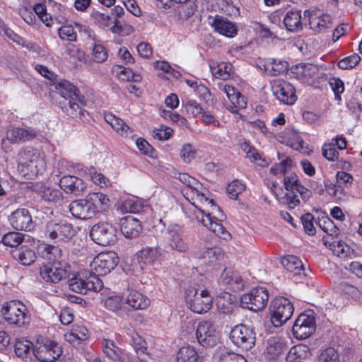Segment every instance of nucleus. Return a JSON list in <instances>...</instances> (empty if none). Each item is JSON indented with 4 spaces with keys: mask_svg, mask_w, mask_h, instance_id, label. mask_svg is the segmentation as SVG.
<instances>
[{
    "mask_svg": "<svg viewBox=\"0 0 362 362\" xmlns=\"http://www.w3.org/2000/svg\"><path fill=\"white\" fill-rule=\"evenodd\" d=\"M119 262L113 251L101 252L90 264V272H84L69 281V286L74 292L86 294L88 291H99L103 286L99 276L109 274Z\"/></svg>",
    "mask_w": 362,
    "mask_h": 362,
    "instance_id": "nucleus-1",
    "label": "nucleus"
},
{
    "mask_svg": "<svg viewBox=\"0 0 362 362\" xmlns=\"http://www.w3.org/2000/svg\"><path fill=\"white\" fill-rule=\"evenodd\" d=\"M109 206L110 199L106 194L93 192L83 199L72 201L69 210L76 218L86 220L105 211Z\"/></svg>",
    "mask_w": 362,
    "mask_h": 362,
    "instance_id": "nucleus-2",
    "label": "nucleus"
},
{
    "mask_svg": "<svg viewBox=\"0 0 362 362\" xmlns=\"http://www.w3.org/2000/svg\"><path fill=\"white\" fill-rule=\"evenodd\" d=\"M53 86L56 91L67 101V105H64L66 114L71 117L85 118L88 115V112L83 109L86 100L81 95L77 87L64 79L54 81Z\"/></svg>",
    "mask_w": 362,
    "mask_h": 362,
    "instance_id": "nucleus-3",
    "label": "nucleus"
},
{
    "mask_svg": "<svg viewBox=\"0 0 362 362\" xmlns=\"http://www.w3.org/2000/svg\"><path fill=\"white\" fill-rule=\"evenodd\" d=\"M17 161L18 172L28 178L43 173L46 168L44 158L32 147L22 148L18 153Z\"/></svg>",
    "mask_w": 362,
    "mask_h": 362,
    "instance_id": "nucleus-4",
    "label": "nucleus"
},
{
    "mask_svg": "<svg viewBox=\"0 0 362 362\" xmlns=\"http://www.w3.org/2000/svg\"><path fill=\"white\" fill-rule=\"evenodd\" d=\"M1 314L8 325L23 327L30 322V315L26 306L19 300H13L5 303Z\"/></svg>",
    "mask_w": 362,
    "mask_h": 362,
    "instance_id": "nucleus-5",
    "label": "nucleus"
},
{
    "mask_svg": "<svg viewBox=\"0 0 362 362\" xmlns=\"http://www.w3.org/2000/svg\"><path fill=\"white\" fill-rule=\"evenodd\" d=\"M185 302L192 312L202 314L211 309L213 298L207 290L199 291L197 288L190 286L185 291Z\"/></svg>",
    "mask_w": 362,
    "mask_h": 362,
    "instance_id": "nucleus-6",
    "label": "nucleus"
},
{
    "mask_svg": "<svg viewBox=\"0 0 362 362\" xmlns=\"http://www.w3.org/2000/svg\"><path fill=\"white\" fill-rule=\"evenodd\" d=\"M292 168L293 160L291 158L287 157L285 160L281 161L278 164L274 165L270 168V172L273 175H276L280 173L284 175V185L285 189L290 192V193H286L281 199L282 202L288 204L291 209L293 208L292 204H294V180L293 176H288L286 174L292 169Z\"/></svg>",
    "mask_w": 362,
    "mask_h": 362,
    "instance_id": "nucleus-7",
    "label": "nucleus"
},
{
    "mask_svg": "<svg viewBox=\"0 0 362 362\" xmlns=\"http://www.w3.org/2000/svg\"><path fill=\"white\" fill-rule=\"evenodd\" d=\"M44 233L45 237L58 243L70 240L75 235L76 230L73 226L66 221L51 220L47 222Z\"/></svg>",
    "mask_w": 362,
    "mask_h": 362,
    "instance_id": "nucleus-8",
    "label": "nucleus"
},
{
    "mask_svg": "<svg viewBox=\"0 0 362 362\" xmlns=\"http://www.w3.org/2000/svg\"><path fill=\"white\" fill-rule=\"evenodd\" d=\"M117 230L108 222H100L92 226L90 231L91 239L98 245L107 246L117 242Z\"/></svg>",
    "mask_w": 362,
    "mask_h": 362,
    "instance_id": "nucleus-9",
    "label": "nucleus"
},
{
    "mask_svg": "<svg viewBox=\"0 0 362 362\" xmlns=\"http://www.w3.org/2000/svg\"><path fill=\"white\" fill-rule=\"evenodd\" d=\"M269 300V292L264 287L252 288L247 293L240 298V303L243 308L252 311L262 310Z\"/></svg>",
    "mask_w": 362,
    "mask_h": 362,
    "instance_id": "nucleus-10",
    "label": "nucleus"
},
{
    "mask_svg": "<svg viewBox=\"0 0 362 362\" xmlns=\"http://www.w3.org/2000/svg\"><path fill=\"white\" fill-rule=\"evenodd\" d=\"M62 354L61 346L54 341L46 339L45 341H37L33 346V354L41 362H53Z\"/></svg>",
    "mask_w": 362,
    "mask_h": 362,
    "instance_id": "nucleus-11",
    "label": "nucleus"
},
{
    "mask_svg": "<svg viewBox=\"0 0 362 362\" xmlns=\"http://www.w3.org/2000/svg\"><path fill=\"white\" fill-rule=\"evenodd\" d=\"M229 337L235 346L244 350H249L255 345L256 334L253 329L240 324L232 329Z\"/></svg>",
    "mask_w": 362,
    "mask_h": 362,
    "instance_id": "nucleus-12",
    "label": "nucleus"
},
{
    "mask_svg": "<svg viewBox=\"0 0 362 362\" xmlns=\"http://www.w3.org/2000/svg\"><path fill=\"white\" fill-rule=\"evenodd\" d=\"M271 311L274 326L281 325L289 320L294 311L292 303L284 297L276 298L272 302Z\"/></svg>",
    "mask_w": 362,
    "mask_h": 362,
    "instance_id": "nucleus-13",
    "label": "nucleus"
},
{
    "mask_svg": "<svg viewBox=\"0 0 362 362\" xmlns=\"http://www.w3.org/2000/svg\"><path fill=\"white\" fill-rule=\"evenodd\" d=\"M69 269L66 263L55 262L43 265L40 269V274L45 282L57 284L66 277Z\"/></svg>",
    "mask_w": 362,
    "mask_h": 362,
    "instance_id": "nucleus-14",
    "label": "nucleus"
},
{
    "mask_svg": "<svg viewBox=\"0 0 362 362\" xmlns=\"http://www.w3.org/2000/svg\"><path fill=\"white\" fill-rule=\"evenodd\" d=\"M198 342L204 347H214L218 341V334L214 325L208 321L198 324L196 330Z\"/></svg>",
    "mask_w": 362,
    "mask_h": 362,
    "instance_id": "nucleus-15",
    "label": "nucleus"
},
{
    "mask_svg": "<svg viewBox=\"0 0 362 362\" xmlns=\"http://www.w3.org/2000/svg\"><path fill=\"white\" fill-rule=\"evenodd\" d=\"M178 179L182 183L186 185V194H188L189 191H190L194 195H196L197 199L202 203L207 202L211 205V207H213L214 209H216L220 211V208L215 204L214 200L213 199H209L204 193L200 192L199 187H202V184L198 180L191 177L187 173H179Z\"/></svg>",
    "mask_w": 362,
    "mask_h": 362,
    "instance_id": "nucleus-16",
    "label": "nucleus"
},
{
    "mask_svg": "<svg viewBox=\"0 0 362 362\" xmlns=\"http://www.w3.org/2000/svg\"><path fill=\"white\" fill-rule=\"evenodd\" d=\"M195 218L217 236L226 239L229 235L225 227L220 222L221 220L217 217L212 216L211 212L205 214L203 210L199 209V212L195 215Z\"/></svg>",
    "mask_w": 362,
    "mask_h": 362,
    "instance_id": "nucleus-17",
    "label": "nucleus"
},
{
    "mask_svg": "<svg viewBox=\"0 0 362 362\" xmlns=\"http://www.w3.org/2000/svg\"><path fill=\"white\" fill-rule=\"evenodd\" d=\"M165 234V239L172 250L180 253H185L189 250L188 245L183 239L180 226L177 224L168 226Z\"/></svg>",
    "mask_w": 362,
    "mask_h": 362,
    "instance_id": "nucleus-18",
    "label": "nucleus"
},
{
    "mask_svg": "<svg viewBox=\"0 0 362 362\" xmlns=\"http://www.w3.org/2000/svg\"><path fill=\"white\" fill-rule=\"evenodd\" d=\"M8 219L12 227L18 230L30 231L35 228V222L27 209H16L10 215Z\"/></svg>",
    "mask_w": 362,
    "mask_h": 362,
    "instance_id": "nucleus-19",
    "label": "nucleus"
},
{
    "mask_svg": "<svg viewBox=\"0 0 362 362\" xmlns=\"http://www.w3.org/2000/svg\"><path fill=\"white\" fill-rule=\"evenodd\" d=\"M38 131L30 127H11L6 132V138L11 144H20L35 139Z\"/></svg>",
    "mask_w": 362,
    "mask_h": 362,
    "instance_id": "nucleus-20",
    "label": "nucleus"
},
{
    "mask_svg": "<svg viewBox=\"0 0 362 362\" xmlns=\"http://www.w3.org/2000/svg\"><path fill=\"white\" fill-rule=\"evenodd\" d=\"M296 339H307L314 332V318L309 315L300 313L296 319Z\"/></svg>",
    "mask_w": 362,
    "mask_h": 362,
    "instance_id": "nucleus-21",
    "label": "nucleus"
},
{
    "mask_svg": "<svg viewBox=\"0 0 362 362\" xmlns=\"http://www.w3.org/2000/svg\"><path fill=\"white\" fill-rule=\"evenodd\" d=\"M304 18L309 19L310 28L313 30L322 31L332 27V18L328 14L322 13L320 10L309 11H305L303 13Z\"/></svg>",
    "mask_w": 362,
    "mask_h": 362,
    "instance_id": "nucleus-22",
    "label": "nucleus"
},
{
    "mask_svg": "<svg viewBox=\"0 0 362 362\" xmlns=\"http://www.w3.org/2000/svg\"><path fill=\"white\" fill-rule=\"evenodd\" d=\"M59 186L66 193L79 195L86 188L83 180L73 175L63 176L59 180Z\"/></svg>",
    "mask_w": 362,
    "mask_h": 362,
    "instance_id": "nucleus-23",
    "label": "nucleus"
},
{
    "mask_svg": "<svg viewBox=\"0 0 362 362\" xmlns=\"http://www.w3.org/2000/svg\"><path fill=\"white\" fill-rule=\"evenodd\" d=\"M120 230L125 238L132 239L138 237L142 230L140 221L132 216L120 219Z\"/></svg>",
    "mask_w": 362,
    "mask_h": 362,
    "instance_id": "nucleus-24",
    "label": "nucleus"
},
{
    "mask_svg": "<svg viewBox=\"0 0 362 362\" xmlns=\"http://www.w3.org/2000/svg\"><path fill=\"white\" fill-rule=\"evenodd\" d=\"M162 256V250L158 246L144 247L136 253L140 264L153 265L158 262Z\"/></svg>",
    "mask_w": 362,
    "mask_h": 362,
    "instance_id": "nucleus-25",
    "label": "nucleus"
},
{
    "mask_svg": "<svg viewBox=\"0 0 362 362\" xmlns=\"http://www.w3.org/2000/svg\"><path fill=\"white\" fill-rule=\"evenodd\" d=\"M219 282L228 286L233 291L240 290L244 286L242 277L236 272L228 269H225L221 273Z\"/></svg>",
    "mask_w": 362,
    "mask_h": 362,
    "instance_id": "nucleus-26",
    "label": "nucleus"
},
{
    "mask_svg": "<svg viewBox=\"0 0 362 362\" xmlns=\"http://www.w3.org/2000/svg\"><path fill=\"white\" fill-rule=\"evenodd\" d=\"M211 26L216 32L228 37H233L237 33L235 25L227 18L219 16L214 18Z\"/></svg>",
    "mask_w": 362,
    "mask_h": 362,
    "instance_id": "nucleus-27",
    "label": "nucleus"
},
{
    "mask_svg": "<svg viewBox=\"0 0 362 362\" xmlns=\"http://www.w3.org/2000/svg\"><path fill=\"white\" fill-rule=\"evenodd\" d=\"M104 354L114 362H123V351L118 347L115 341L108 339H103L101 342Z\"/></svg>",
    "mask_w": 362,
    "mask_h": 362,
    "instance_id": "nucleus-28",
    "label": "nucleus"
},
{
    "mask_svg": "<svg viewBox=\"0 0 362 362\" xmlns=\"http://www.w3.org/2000/svg\"><path fill=\"white\" fill-rule=\"evenodd\" d=\"M37 252L42 258L49 261L50 263L62 262V250L57 246L41 244L37 247Z\"/></svg>",
    "mask_w": 362,
    "mask_h": 362,
    "instance_id": "nucleus-29",
    "label": "nucleus"
},
{
    "mask_svg": "<svg viewBox=\"0 0 362 362\" xmlns=\"http://www.w3.org/2000/svg\"><path fill=\"white\" fill-rule=\"evenodd\" d=\"M318 69L312 64L300 63L296 64V78L303 83H309L317 74Z\"/></svg>",
    "mask_w": 362,
    "mask_h": 362,
    "instance_id": "nucleus-30",
    "label": "nucleus"
},
{
    "mask_svg": "<svg viewBox=\"0 0 362 362\" xmlns=\"http://www.w3.org/2000/svg\"><path fill=\"white\" fill-rule=\"evenodd\" d=\"M12 255L15 259L25 266L32 264L36 259L35 251L28 246H22L16 249L13 252Z\"/></svg>",
    "mask_w": 362,
    "mask_h": 362,
    "instance_id": "nucleus-31",
    "label": "nucleus"
},
{
    "mask_svg": "<svg viewBox=\"0 0 362 362\" xmlns=\"http://www.w3.org/2000/svg\"><path fill=\"white\" fill-rule=\"evenodd\" d=\"M149 300L136 291H131L126 300L125 305L128 304L134 309H145L149 305Z\"/></svg>",
    "mask_w": 362,
    "mask_h": 362,
    "instance_id": "nucleus-32",
    "label": "nucleus"
},
{
    "mask_svg": "<svg viewBox=\"0 0 362 362\" xmlns=\"http://www.w3.org/2000/svg\"><path fill=\"white\" fill-rule=\"evenodd\" d=\"M195 349L189 345L182 346L177 353L176 362H201Z\"/></svg>",
    "mask_w": 362,
    "mask_h": 362,
    "instance_id": "nucleus-33",
    "label": "nucleus"
},
{
    "mask_svg": "<svg viewBox=\"0 0 362 362\" xmlns=\"http://www.w3.org/2000/svg\"><path fill=\"white\" fill-rule=\"evenodd\" d=\"M125 301L119 296H110L105 301V307L119 315L125 313Z\"/></svg>",
    "mask_w": 362,
    "mask_h": 362,
    "instance_id": "nucleus-34",
    "label": "nucleus"
},
{
    "mask_svg": "<svg viewBox=\"0 0 362 362\" xmlns=\"http://www.w3.org/2000/svg\"><path fill=\"white\" fill-rule=\"evenodd\" d=\"M265 66V71L272 76H276L288 70V63L281 59H272V62Z\"/></svg>",
    "mask_w": 362,
    "mask_h": 362,
    "instance_id": "nucleus-35",
    "label": "nucleus"
},
{
    "mask_svg": "<svg viewBox=\"0 0 362 362\" xmlns=\"http://www.w3.org/2000/svg\"><path fill=\"white\" fill-rule=\"evenodd\" d=\"M127 334L130 337V343L137 354H144L147 350L146 342L134 329H129Z\"/></svg>",
    "mask_w": 362,
    "mask_h": 362,
    "instance_id": "nucleus-36",
    "label": "nucleus"
},
{
    "mask_svg": "<svg viewBox=\"0 0 362 362\" xmlns=\"http://www.w3.org/2000/svg\"><path fill=\"white\" fill-rule=\"evenodd\" d=\"M284 344L279 340L272 338L267 341V345L264 351L268 358L272 359L276 358L283 351Z\"/></svg>",
    "mask_w": 362,
    "mask_h": 362,
    "instance_id": "nucleus-37",
    "label": "nucleus"
},
{
    "mask_svg": "<svg viewBox=\"0 0 362 362\" xmlns=\"http://www.w3.org/2000/svg\"><path fill=\"white\" fill-rule=\"evenodd\" d=\"M143 204L140 201L135 200L134 198L125 200L118 208L122 213L137 214L141 211Z\"/></svg>",
    "mask_w": 362,
    "mask_h": 362,
    "instance_id": "nucleus-38",
    "label": "nucleus"
},
{
    "mask_svg": "<svg viewBox=\"0 0 362 362\" xmlns=\"http://www.w3.org/2000/svg\"><path fill=\"white\" fill-rule=\"evenodd\" d=\"M124 13V10L122 6H116L112 11V15L114 16L113 25L110 27V30L113 33H121L122 32V23L120 18Z\"/></svg>",
    "mask_w": 362,
    "mask_h": 362,
    "instance_id": "nucleus-39",
    "label": "nucleus"
},
{
    "mask_svg": "<svg viewBox=\"0 0 362 362\" xmlns=\"http://www.w3.org/2000/svg\"><path fill=\"white\" fill-rule=\"evenodd\" d=\"M105 120L117 132L121 131L127 132L129 129L122 119L116 117L112 113L105 114Z\"/></svg>",
    "mask_w": 362,
    "mask_h": 362,
    "instance_id": "nucleus-40",
    "label": "nucleus"
},
{
    "mask_svg": "<svg viewBox=\"0 0 362 362\" xmlns=\"http://www.w3.org/2000/svg\"><path fill=\"white\" fill-rule=\"evenodd\" d=\"M33 343L27 339H17L14 346V351L16 356L21 358H25L29 354L30 348L33 346Z\"/></svg>",
    "mask_w": 362,
    "mask_h": 362,
    "instance_id": "nucleus-41",
    "label": "nucleus"
},
{
    "mask_svg": "<svg viewBox=\"0 0 362 362\" xmlns=\"http://www.w3.org/2000/svg\"><path fill=\"white\" fill-rule=\"evenodd\" d=\"M23 240L22 233L18 232H9L5 234L2 238L1 242L4 245L12 247L18 246Z\"/></svg>",
    "mask_w": 362,
    "mask_h": 362,
    "instance_id": "nucleus-42",
    "label": "nucleus"
},
{
    "mask_svg": "<svg viewBox=\"0 0 362 362\" xmlns=\"http://www.w3.org/2000/svg\"><path fill=\"white\" fill-rule=\"evenodd\" d=\"M42 198L46 202L57 203L63 199V194L60 189L47 187L42 191Z\"/></svg>",
    "mask_w": 362,
    "mask_h": 362,
    "instance_id": "nucleus-43",
    "label": "nucleus"
},
{
    "mask_svg": "<svg viewBox=\"0 0 362 362\" xmlns=\"http://www.w3.org/2000/svg\"><path fill=\"white\" fill-rule=\"evenodd\" d=\"M223 256L221 249L217 247L206 248L202 254L206 263H214Z\"/></svg>",
    "mask_w": 362,
    "mask_h": 362,
    "instance_id": "nucleus-44",
    "label": "nucleus"
},
{
    "mask_svg": "<svg viewBox=\"0 0 362 362\" xmlns=\"http://www.w3.org/2000/svg\"><path fill=\"white\" fill-rule=\"evenodd\" d=\"M91 18L95 23L102 28H108L112 26V24L113 23L112 17L98 11L92 13Z\"/></svg>",
    "mask_w": 362,
    "mask_h": 362,
    "instance_id": "nucleus-45",
    "label": "nucleus"
},
{
    "mask_svg": "<svg viewBox=\"0 0 362 362\" xmlns=\"http://www.w3.org/2000/svg\"><path fill=\"white\" fill-rule=\"evenodd\" d=\"M276 98L281 102L288 105L294 104V88H292L290 91L286 90L284 87L280 88L276 90Z\"/></svg>",
    "mask_w": 362,
    "mask_h": 362,
    "instance_id": "nucleus-46",
    "label": "nucleus"
},
{
    "mask_svg": "<svg viewBox=\"0 0 362 362\" xmlns=\"http://www.w3.org/2000/svg\"><path fill=\"white\" fill-rule=\"evenodd\" d=\"M319 362H339L338 352L332 347H329L323 350L319 357Z\"/></svg>",
    "mask_w": 362,
    "mask_h": 362,
    "instance_id": "nucleus-47",
    "label": "nucleus"
},
{
    "mask_svg": "<svg viewBox=\"0 0 362 362\" xmlns=\"http://www.w3.org/2000/svg\"><path fill=\"white\" fill-rule=\"evenodd\" d=\"M58 34L61 39L70 42L76 40L77 35L71 25H64L58 29Z\"/></svg>",
    "mask_w": 362,
    "mask_h": 362,
    "instance_id": "nucleus-48",
    "label": "nucleus"
},
{
    "mask_svg": "<svg viewBox=\"0 0 362 362\" xmlns=\"http://www.w3.org/2000/svg\"><path fill=\"white\" fill-rule=\"evenodd\" d=\"M107 52L100 44H94L92 52L93 59L98 63L105 62L107 59Z\"/></svg>",
    "mask_w": 362,
    "mask_h": 362,
    "instance_id": "nucleus-49",
    "label": "nucleus"
},
{
    "mask_svg": "<svg viewBox=\"0 0 362 362\" xmlns=\"http://www.w3.org/2000/svg\"><path fill=\"white\" fill-rule=\"evenodd\" d=\"M245 186L238 180H234L227 187V193L232 199H237L238 196L245 190Z\"/></svg>",
    "mask_w": 362,
    "mask_h": 362,
    "instance_id": "nucleus-50",
    "label": "nucleus"
},
{
    "mask_svg": "<svg viewBox=\"0 0 362 362\" xmlns=\"http://www.w3.org/2000/svg\"><path fill=\"white\" fill-rule=\"evenodd\" d=\"M360 60L361 57L357 54H354L341 59L338 62V66L341 69H351L356 66Z\"/></svg>",
    "mask_w": 362,
    "mask_h": 362,
    "instance_id": "nucleus-51",
    "label": "nucleus"
},
{
    "mask_svg": "<svg viewBox=\"0 0 362 362\" xmlns=\"http://www.w3.org/2000/svg\"><path fill=\"white\" fill-rule=\"evenodd\" d=\"M197 151L189 144H184L180 151V158L185 163H189L196 156Z\"/></svg>",
    "mask_w": 362,
    "mask_h": 362,
    "instance_id": "nucleus-52",
    "label": "nucleus"
},
{
    "mask_svg": "<svg viewBox=\"0 0 362 362\" xmlns=\"http://www.w3.org/2000/svg\"><path fill=\"white\" fill-rule=\"evenodd\" d=\"M300 219L305 232L309 235H314L315 233V228L313 225V216L310 213H307L303 215Z\"/></svg>",
    "mask_w": 362,
    "mask_h": 362,
    "instance_id": "nucleus-53",
    "label": "nucleus"
},
{
    "mask_svg": "<svg viewBox=\"0 0 362 362\" xmlns=\"http://www.w3.org/2000/svg\"><path fill=\"white\" fill-rule=\"evenodd\" d=\"M332 250L335 255L340 257L349 256L351 252L349 246L342 241L333 243Z\"/></svg>",
    "mask_w": 362,
    "mask_h": 362,
    "instance_id": "nucleus-54",
    "label": "nucleus"
},
{
    "mask_svg": "<svg viewBox=\"0 0 362 362\" xmlns=\"http://www.w3.org/2000/svg\"><path fill=\"white\" fill-rule=\"evenodd\" d=\"M71 335L77 340L84 341L88 337L89 332L84 326L76 325L72 329Z\"/></svg>",
    "mask_w": 362,
    "mask_h": 362,
    "instance_id": "nucleus-55",
    "label": "nucleus"
},
{
    "mask_svg": "<svg viewBox=\"0 0 362 362\" xmlns=\"http://www.w3.org/2000/svg\"><path fill=\"white\" fill-rule=\"evenodd\" d=\"M219 362H247V360L242 355L226 352L221 355Z\"/></svg>",
    "mask_w": 362,
    "mask_h": 362,
    "instance_id": "nucleus-56",
    "label": "nucleus"
},
{
    "mask_svg": "<svg viewBox=\"0 0 362 362\" xmlns=\"http://www.w3.org/2000/svg\"><path fill=\"white\" fill-rule=\"evenodd\" d=\"M322 155L328 160L334 161L338 158L339 153L332 145H324L322 147Z\"/></svg>",
    "mask_w": 362,
    "mask_h": 362,
    "instance_id": "nucleus-57",
    "label": "nucleus"
},
{
    "mask_svg": "<svg viewBox=\"0 0 362 362\" xmlns=\"http://www.w3.org/2000/svg\"><path fill=\"white\" fill-rule=\"evenodd\" d=\"M137 51L141 57L148 59L152 55V47L149 43L141 42L137 45Z\"/></svg>",
    "mask_w": 362,
    "mask_h": 362,
    "instance_id": "nucleus-58",
    "label": "nucleus"
},
{
    "mask_svg": "<svg viewBox=\"0 0 362 362\" xmlns=\"http://www.w3.org/2000/svg\"><path fill=\"white\" fill-rule=\"evenodd\" d=\"M185 108L187 112L191 113L194 116L201 114L203 111L201 105L195 100H188L186 102Z\"/></svg>",
    "mask_w": 362,
    "mask_h": 362,
    "instance_id": "nucleus-59",
    "label": "nucleus"
},
{
    "mask_svg": "<svg viewBox=\"0 0 362 362\" xmlns=\"http://www.w3.org/2000/svg\"><path fill=\"white\" fill-rule=\"evenodd\" d=\"M136 146L140 151L146 155H148L150 156H152L153 148L152 146L144 139L139 138L136 140Z\"/></svg>",
    "mask_w": 362,
    "mask_h": 362,
    "instance_id": "nucleus-60",
    "label": "nucleus"
},
{
    "mask_svg": "<svg viewBox=\"0 0 362 362\" xmlns=\"http://www.w3.org/2000/svg\"><path fill=\"white\" fill-rule=\"evenodd\" d=\"M173 133V129L170 127H166L165 129L162 127L153 132V137L159 140H167L168 139Z\"/></svg>",
    "mask_w": 362,
    "mask_h": 362,
    "instance_id": "nucleus-61",
    "label": "nucleus"
},
{
    "mask_svg": "<svg viewBox=\"0 0 362 362\" xmlns=\"http://www.w3.org/2000/svg\"><path fill=\"white\" fill-rule=\"evenodd\" d=\"M329 85L337 96L344 90L343 81L338 78H332L329 80Z\"/></svg>",
    "mask_w": 362,
    "mask_h": 362,
    "instance_id": "nucleus-62",
    "label": "nucleus"
},
{
    "mask_svg": "<svg viewBox=\"0 0 362 362\" xmlns=\"http://www.w3.org/2000/svg\"><path fill=\"white\" fill-rule=\"evenodd\" d=\"M126 8L135 16H140L141 15V11L137 6L135 0H127L123 1Z\"/></svg>",
    "mask_w": 362,
    "mask_h": 362,
    "instance_id": "nucleus-63",
    "label": "nucleus"
},
{
    "mask_svg": "<svg viewBox=\"0 0 362 362\" xmlns=\"http://www.w3.org/2000/svg\"><path fill=\"white\" fill-rule=\"evenodd\" d=\"M202 121L205 124H214L215 126L219 127L220 122L216 119L214 115H213L211 112L208 111H202Z\"/></svg>",
    "mask_w": 362,
    "mask_h": 362,
    "instance_id": "nucleus-64",
    "label": "nucleus"
}]
</instances>
